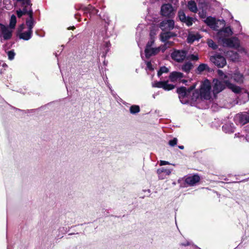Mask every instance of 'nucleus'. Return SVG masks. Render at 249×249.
Wrapping results in <instances>:
<instances>
[{"instance_id":"nucleus-55","label":"nucleus","mask_w":249,"mask_h":249,"mask_svg":"<svg viewBox=\"0 0 249 249\" xmlns=\"http://www.w3.org/2000/svg\"><path fill=\"white\" fill-rule=\"evenodd\" d=\"M79 16V15L78 14H75V16H75V18L77 19V18H78V17Z\"/></svg>"},{"instance_id":"nucleus-12","label":"nucleus","mask_w":249,"mask_h":249,"mask_svg":"<svg viewBox=\"0 0 249 249\" xmlns=\"http://www.w3.org/2000/svg\"><path fill=\"white\" fill-rule=\"evenodd\" d=\"M235 120L240 124L244 125L249 123V114L248 113L238 114L235 117Z\"/></svg>"},{"instance_id":"nucleus-4","label":"nucleus","mask_w":249,"mask_h":249,"mask_svg":"<svg viewBox=\"0 0 249 249\" xmlns=\"http://www.w3.org/2000/svg\"><path fill=\"white\" fill-rule=\"evenodd\" d=\"M210 60L218 68H223L227 63L225 57L220 54H215L211 56Z\"/></svg>"},{"instance_id":"nucleus-34","label":"nucleus","mask_w":249,"mask_h":249,"mask_svg":"<svg viewBox=\"0 0 249 249\" xmlns=\"http://www.w3.org/2000/svg\"><path fill=\"white\" fill-rule=\"evenodd\" d=\"M207 43L209 47L213 50H216L218 48L217 45L212 39H208Z\"/></svg>"},{"instance_id":"nucleus-50","label":"nucleus","mask_w":249,"mask_h":249,"mask_svg":"<svg viewBox=\"0 0 249 249\" xmlns=\"http://www.w3.org/2000/svg\"><path fill=\"white\" fill-rule=\"evenodd\" d=\"M170 163L168 161H164V160H160V166L165 165H169Z\"/></svg>"},{"instance_id":"nucleus-8","label":"nucleus","mask_w":249,"mask_h":249,"mask_svg":"<svg viewBox=\"0 0 249 249\" xmlns=\"http://www.w3.org/2000/svg\"><path fill=\"white\" fill-rule=\"evenodd\" d=\"M18 1H19L21 3V6L23 7L21 10L26 15L28 16H30V11L32 12V14H34L32 6V3H31V0H16Z\"/></svg>"},{"instance_id":"nucleus-30","label":"nucleus","mask_w":249,"mask_h":249,"mask_svg":"<svg viewBox=\"0 0 249 249\" xmlns=\"http://www.w3.org/2000/svg\"><path fill=\"white\" fill-rule=\"evenodd\" d=\"M130 112L134 114L140 111V107L138 105H132L129 108Z\"/></svg>"},{"instance_id":"nucleus-53","label":"nucleus","mask_w":249,"mask_h":249,"mask_svg":"<svg viewBox=\"0 0 249 249\" xmlns=\"http://www.w3.org/2000/svg\"><path fill=\"white\" fill-rule=\"evenodd\" d=\"M178 148L180 149H184V146L183 145H179L178 146Z\"/></svg>"},{"instance_id":"nucleus-21","label":"nucleus","mask_w":249,"mask_h":249,"mask_svg":"<svg viewBox=\"0 0 249 249\" xmlns=\"http://www.w3.org/2000/svg\"><path fill=\"white\" fill-rule=\"evenodd\" d=\"M35 23L36 21L34 18V14H32V12L30 11V16L26 19V25L28 27V29L33 30Z\"/></svg>"},{"instance_id":"nucleus-41","label":"nucleus","mask_w":249,"mask_h":249,"mask_svg":"<svg viewBox=\"0 0 249 249\" xmlns=\"http://www.w3.org/2000/svg\"><path fill=\"white\" fill-rule=\"evenodd\" d=\"M195 88L196 84H194L187 89V92L189 96H190L191 92L195 89Z\"/></svg>"},{"instance_id":"nucleus-13","label":"nucleus","mask_w":249,"mask_h":249,"mask_svg":"<svg viewBox=\"0 0 249 249\" xmlns=\"http://www.w3.org/2000/svg\"><path fill=\"white\" fill-rule=\"evenodd\" d=\"M184 77L183 73L174 71L170 73L169 78L172 82H175L178 80H180Z\"/></svg>"},{"instance_id":"nucleus-17","label":"nucleus","mask_w":249,"mask_h":249,"mask_svg":"<svg viewBox=\"0 0 249 249\" xmlns=\"http://www.w3.org/2000/svg\"><path fill=\"white\" fill-rule=\"evenodd\" d=\"M33 35V30H31L28 29L27 31L24 32H20L17 33V36L20 39H23L24 40H29L32 36Z\"/></svg>"},{"instance_id":"nucleus-9","label":"nucleus","mask_w":249,"mask_h":249,"mask_svg":"<svg viewBox=\"0 0 249 249\" xmlns=\"http://www.w3.org/2000/svg\"><path fill=\"white\" fill-rule=\"evenodd\" d=\"M0 28L4 40H7L11 39L12 36V31L10 30L8 27L2 23H0Z\"/></svg>"},{"instance_id":"nucleus-3","label":"nucleus","mask_w":249,"mask_h":249,"mask_svg":"<svg viewBox=\"0 0 249 249\" xmlns=\"http://www.w3.org/2000/svg\"><path fill=\"white\" fill-rule=\"evenodd\" d=\"M226 85L225 81H221L217 79H213V92L215 95L224 89H225Z\"/></svg>"},{"instance_id":"nucleus-43","label":"nucleus","mask_w":249,"mask_h":249,"mask_svg":"<svg viewBox=\"0 0 249 249\" xmlns=\"http://www.w3.org/2000/svg\"><path fill=\"white\" fill-rule=\"evenodd\" d=\"M146 67L147 69L150 71L154 70V68L153 67V65H152L151 61L146 62Z\"/></svg>"},{"instance_id":"nucleus-37","label":"nucleus","mask_w":249,"mask_h":249,"mask_svg":"<svg viewBox=\"0 0 249 249\" xmlns=\"http://www.w3.org/2000/svg\"><path fill=\"white\" fill-rule=\"evenodd\" d=\"M196 39V37L194 35H189L187 38L188 43H192Z\"/></svg>"},{"instance_id":"nucleus-27","label":"nucleus","mask_w":249,"mask_h":249,"mask_svg":"<svg viewBox=\"0 0 249 249\" xmlns=\"http://www.w3.org/2000/svg\"><path fill=\"white\" fill-rule=\"evenodd\" d=\"M205 22L207 25L212 26L216 24L215 19L212 17H208L205 20Z\"/></svg>"},{"instance_id":"nucleus-45","label":"nucleus","mask_w":249,"mask_h":249,"mask_svg":"<svg viewBox=\"0 0 249 249\" xmlns=\"http://www.w3.org/2000/svg\"><path fill=\"white\" fill-rule=\"evenodd\" d=\"M159 49V52L160 51H161L162 53L164 52L168 48L166 46H165V44L161 45L159 47H157Z\"/></svg>"},{"instance_id":"nucleus-2","label":"nucleus","mask_w":249,"mask_h":249,"mask_svg":"<svg viewBox=\"0 0 249 249\" xmlns=\"http://www.w3.org/2000/svg\"><path fill=\"white\" fill-rule=\"evenodd\" d=\"M211 88V82L209 80L206 79L201 86L200 89L201 97L206 99H209Z\"/></svg>"},{"instance_id":"nucleus-57","label":"nucleus","mask_w":249,"mask_h":249,"mask_svg":"<svg viewBox=\"0 0 249 249\" xmlns=\"http://www.w3.org/2000/svg\"><path fill=\"white\" fill-rule=\"evenodd\" d=\"M170 1H171V2H173V0H169Z\"/></svg>"},{"instance_id":"nucleus-19","label":"nucleus","mask_w":249,"mask_h":249,"mask_svg":"<svg viewBox=\"0 0 249 249\" xmlns=\"http://www.w3.org/2000/svg\"><path fill=\"white\" fill-rule=\"evenodd\" d=\"M164 33H161L160 34V37L162 42H165L171 37L177 36V34L174 32H170V31H164Z\"/></svg>"},{"instance_id":"nucleus-42","label":"nucleus","mask_w":249,"mask_h":249,"mask_svg":"<svg viewBox=\"0 0 249 249\" xmlns=\"http://www.w3.org/2000/svg\"><path fill=\"white\" fill-rule=\"evenodd\" d=\"M16 13L18 18H21L22 16L26 15L20 9L17 10Z\"/></svg>"},{"instance_id":"nucleus-16","label":"nucleus","mask_w":249,"mask_h":249,"mask_svg":"<svg viewBox=\"0 0 249 249\" xmlns=\"http://www.w3.org/2000/svg\"><path fill=\"white\" fill-rule=\"evenodd\" d=\"M225 83L226 87L234 93L236 94L241 93L242 89L240 87L231 83L229 80H225Z\"/></svg>"},{"instance_id":"nucleus-48","label":"nucleus","mask_w":249,"mask_h":249,"mask_svg":"<svg viewBox=\"0 0 249 249\" xmlns=\"http://www.w3.org/2000/svg\"><path fill=\"white\" fill-rule=\"evenodd\" d=\"M190 58L192 60L196 61V60H197L198 59V57L197 55H194V54H191L190 56Z\"/></svg>"},{"instance_id":"nucleus-10","label":"nucleus","mask_w":249,"mask_h":249,"mask_svg":"<svg viewBox=\"0 0 249 249\" xmlns=\"http://www.w3.org/2000/svg\"><path fill=\"white\" fill-rule=\"evenodd\" d=\"M231 78L235 83L239 85H242L244 83L245 76L238 70L235 71L232 73Z\"/></svg>"},{"instance_id":"nucleus-47","label":"nucleus","mask_w":249,"mask_h":249,"mask_svg":"<svg viewBox=\"0 0 249 249\" xmlns=\"http://www.w3.org/2000/svg\"><path fill=\"white\" fill-rule=\"evenodd\" d=\"M164 42V44H165V46H166L167 48H169L171 46H173L174 43V42L168 41V40Z\"/></svg>"},{"instance_id":"nucleus-14","label":"nucleus","mask_w":249,"mask_h":249,"mask_svg":"<svg viewBox=\"0 0 249 249\" xmlns=\"http://www.w3.org/2000/svg\"><path fill=\"white\" fill-rule=\"evenodd\" d=\"M200 181V177L197 175L189 176L185 178V182L190 186H193Z\"/></svg>"},{"instance_id":"nucleus-49","label":"nucleus","mask_w":249,"mask_h":249,"mask_svg":"<svg viewBox=\"0 0 249 249\" xmlns=\"http://www.w3.org/2000/svg\"><path fill=\"white\" fill-rule=\"evenodd\" d=\"M25 25L24 24H21L18 28V33H20L24 29Z\"/></svg>"},{"instance_id":"nucleus-46","label":"nucleus","mask_w":249,"mask_h":249,"mask_svg":"<svg viewBox=\"0 0 249 249\" xmlns=\"http://www.w3.org/2000/svg\"><path fill=\"white\" fill-rule=\"evenodd\" d=\"M245 131L247 132L246 134L245 138L248 142H249V125L246 127Z\"/></svg>"},{"instance_id":"nucleus-38","label":"nucleus","mask_w":249,"mask_h":249,"mask_svg":"<svg viewBox=\"0 0 249 249\" xmlns=\"http://www.w3.org/2000/svg\"><path fill=\"white\" fill-rule=\"evenodd\" d=\"M8 56L9 60H12L14 59L15 55V53L14 51H9L8 52Z\"/></svg>"},{"instance_id":"nucleus-36","label":"nucleus","mask_w":249,"mask_h":249,"mask_svg":"<svg viewBox=\"0 0 249 249\" xmlns=\"http://www.w3.org/2000/svg\"><path fill=\"white\" fill-rule=\"evenodd\" d=\"M164 84V81H156L153 84V86L154 87L158 88H163V86Z\"/></svg>"},{"instance_id":"nucleus-33","label":"nucleus","mask_w":249,"mask_h":249,"mask_svg":"<svg viewBox=\"0 0 249 249\" xmlns=\"http://www.w3.org/2000/svg\"><path fill=\"white\" fill-rule=\"evenodd\" d=\"M178 17L179 18V20L182 22H183V21L186 20L185 19L187 17L186 16V15L183 10L178 11Z\"/></svg>"},{"instance_id":"nucleus-29","label":"nucleus","mask_w":249,"mask_h":249,"mask_svg":"<svg viewBox=\"0 0 249 249\" xmlns=\"http://www.w3.org/2000/svg\"><path fill=\"white\" fill-rule=\"evenodd\" d=\"M175 85L168 84V81H164V84L163 89L165 90L169 91L174 89Z\"/></svg>"},{"instance_id":"nucleus-56","label":"nucleus","mask_w":249,"mask_h":249,"mask_svg":"<svg viewBox=\"0 0 249 249\" xmlns=\"http://www.w3.org/2000/svg\"><path fill=\"white\" fill-rule=\"evenodd\" d=\"M235 136L236 137H240L241 136L239 135V133H238V134H235Z\"/></svg>"},{"instance_id":"nucleus-7","label":"nucleus","mask_w":249,"mask_h":249,"mask_svg":"<svg viewBox=\"0 0 249 249\" xmlns=\"http://www.w3.org/2000/svg\"><path fill=\"white\" fill-rule=\"evenodd\" d=\"M159 27L163 31H171L174 28L175 22L173 19L169 18L162 21Z\"/></svg>"},{"instance_id":"nucleus-5","label":"nucleus","mask_w":249,"mask_h":249,"mask_svg":"<svg viewBox=\"0 0 249 249\" xmlns=\"http://www.w3.org/2000/svg\"><path fill=\"white\" fill-rule=\"evenodd\" d=\"M187 51L185 50H175L171 54V58L178 62H182L186 58Z\"/></svg>"},{"instance_id":"nucleus-22","label":"nucleus","mask_w":249,"mask_h":249,"mask_svg":"<svg viewBox=\"0 0 249 249\" xmlns=\"http://www.w3.org/2000/svg\"><path fill=\"white\" fill-rule=\"evenodd\" d=\"M82 9L85 14L89 13V14L96 15L99 12L98 10L90 4H89L87 7H84Z\"/></svg>"},{"instance_id":"nucleus-51","label":"nucleus","mask_w":249,"mask_h":249,"mask_svg":"<svg viewBox=\"0 0 249 249\" xmlns=\"http://www.w3.org/2000/svg\"><path fill=\"white\" fill-rule=\"evenodd\" d=\"M179 82L185 85H187L186 83L188 82L187 80L185 79H180L179 80Z\"/></svg>"},{"instance_id":"nucleus-52","label":"nucleus","mask_w":249,"mask_h":249,"mask_svg":"<svg viewBox=\"0 0 249 249\" xmlns=\"http://www.w3.org/2000/svg\"><path fill=\"white\" fill-rule=\"evenodd\" d=\"M74 29H75L74 26H71L68 28V30H74Z\"/></svg>"},{"instance_id":"nucleus-24","label":"nucleus","mask_w":249,"mask_h":249,"mask_svg":"<svg viewBox=\"0 0 249 249\" xmlns=\"http://www.w3.org/2000/svg\"><path fill=\"white\" fill-rule=\"evenodd\" d=\"M222 130L226 133H233L235 131V128L233 124H225L222 126Z\"/></svg>"},{"instance_id":"nucleus-35","label":"nucleus","mask_w":249,"mask_h":249,"mask_svg":"<svg viewBox=\"0 0 249 249\" xmlns=\"http://www.w3.org/2000/svg\"><path fill=\"white\" fill-rule=\"evenodd\" d=\"M183 22L186 24L188 26H191L192 25L193 23V18L190 17H187Z\"/></svg>"},{"instance_id":"nucleus-23","label":"nucleus","mask_w":249,"mask_h":249,"mask_svg":"<svg viewBox=\"0 0 249 249\" xmlns=\"http://www.w3.org/2000/svg\"><path fill=\"white\" fill-rule=\"evenodd\" d=\"M196 71L199 73H201L204 71L208 72H212L213 70L212 69L209 68L207 64L202 63L198 66Z\"/></svg>"},{"instance_id":"nucleus-15","label":"nucleus","mask_w":249,"mask_h":249,"mask_svg":"<svg viewBox=\"0 0 249 249\" xmlns=\"http://www.w3.org/2000/svg\"><path fill=\"white\" fill-rule=\"evenodd\" d=\"M157 173L158 175L159 179H163L166 176H169L171 174V171L169 169L162 167L157 170Z\"/></svg>"},{"instance_id":"nucleus-39","label":"nucleus","mask_w":249,"mask_h":249,"mask_svg":"<svg viewBox=\"0 0 249 249\" xmlns=\"http://www.w3.org/2000/svg\"><path fill=\"white\" fill-rule=\"evenodd\" d=\"M217 74L220 77H221L222 79H226L228 77L227 75L225 74L222 70H218Z\"/></svg>"},{"instance_id":"nucleus-28","label":"nucleus","mask_w":249,"mask_h":249,"mask_svg":"<svg viewBox=\"0 0 249 249\" xmlns=\"http://www.w3.org/2000/svg\"><path fill=\"white\" fill-rule=\"evenodd\" d=\"M17 23V18L15 15H12L11 17L9 23V27L11 29H14Z\"/></svg>"},{"instance_id":"nucleus-20","label":"nucleus","mask_w":249,"mask_h":249,"mask_svg":"<svg viewBox=\"0 0 249 249\" xmlns=\"http://www.w3.org/2000/svg\"><path fill=\"white\" fill-rule=\"evenodd\" d=\"M219 40L222 42L224 46L233 48L236 46L235 42L232 38L223 37L220 39Z\"/></svg>"},{"instance_id":"nucleus-11","label":"nucleus","mask_w":249,"mask_h":249,"mask_svg":"<svg viewBox=\"0 0 249 249\" xmlns=\"http://www.w3.org/2000/svg\"><path fill=\"white\" fill-rule=\"evenodd\" d=\"M232 32L230 27H226L222 28V29L218 31L217 32V37L219 39L222 38L223 37H227L231 35Z\"/></svg>"},{"instance_id":"nucleus-31","label":"nucleus","mask_w":249,"mask_h":249,"mask_svg":"<svg viewBox=\"0 0 249 249\" xmlns=\"http://www.w3.org/2000/svg\"><path fill=\"white\" fill-rule=\"evenodd\" d=\"M201 97V94L200 93V90H195L193 92L192 96V99L194 101H196V100L199 97Z\"/></svg>"},{"instance_id":"nucleus-54","label":"nucleus","mask_w":249,"mask_h":249,"mask_svg":"<svg viewBox=\"0 0 249 249\" xmlns=\"http://www.w3.org/2000/svg\"><path fill=\"white\" fill-rule=\"evenodd\" d=\"M181 245L182 246H188L189 245V243H187L186 244H181Z\"/></svg>"},{"instance_id":"nucleus-6","label":"nucleus","mask_w":249,"mask_h":249,"mask_svg":"<svg viewBox=\"0 0 249 249\" xmlns=\"http://www.w3.org/2000/svg\"><path fill=\"white\" fill-rule=\"evenodd\" d=\"M178 94V98L180 102L183 104H186L188 102L189 96L187 92V89L185 87H180L177 88L176 90Z\"/></svg>"},{"instance_id":"nucleus-40","label":"nucleus","mask_w":249,"mask_h":249,"mask_svg":"<svg viewBox=\"0 0 249 249\" xmlns=\"http://www.w3.org/2000/svg\"><path fill=\"white\" fill-rule=\"evenodd\" d=\"M178 140L177 138H174L173 139L169 141V144L171 146H174L177 144Z\"/></svg>"},{"instance_id":"nucleus-18","label":"nucleus","mask_w":249,"mask_h":249,"mask_svg":"<svg viewBox=\"0 0 249 249\" xmlns=\"http://www.w3.org/2000/svg\"><path fill=\"white\" fill-rule=\"evenodd\" d=\"M159 53V49L158 48H145L144 53L145 57L149 59L152 56L156 55Z\"/></svg>"},{"instance_id":"nucleus-26","label":"nucleus","mask_w":249,"mask_h":249,"mask_svg":"<svg viewBox=\"0 0 249 249\" xmlns=\"http://www.w3.org/2000/svg\"><path fill=\"white\" fill-rule=\"evenodd\" d=\"M193 66L190 62L185 63L181 67V70L186 72L189 73L190 70L192 69Z\"/></svg>"},{"instance_id":"nucleus-25","label":"nucleus","mask_w":249,"mask_h":249,"mask_svg":"<svg viewBox=\"0 0 249 249\" xmlns=\"http://www.w3.org/2000/svg\"><path fill=\"white\" fill-rule=\"evenodd\" d=\"M187 6L189 10L194 13H196L197 8L196 4L194 0H190L188 2Z\"/></svg>"},{"instance_id":"nucleus-1","label":"nucleus","mask_w":249,"mask_h":249,"mask_svg":"<svg viewBox=\"0 0 249 249\" xmlns=\"http://www.w3.org/2000/svg\"><path fill=\"white\" fill-rule=\"evenodd\" d=\"M160 14L162 17L172 18L175 16V13L171 4L165 3L161 6Z\"/></svg>"},{"instance_id":"nucleus-44","label":"nucleus","mask_w":249,"mask_h":249,"mask_svg":"<svg viewBox=\"0 0 249 249\" xmlns=\"http://www.w3.org/2000/svg\"><path fill=\"white\" fill-rule=\"evenodd\" d=\"M154 43V40L153 39H151L150 41H149L146 44L145 48H152V46Z\"/></svg>"},{"instance_id":"nucleus-32","label":"nucleus","mask_w":249,"mask_h":249,"mask_svg":"<svg viewBox=\"0 0 249 249\" xmlns=\"http://www.w3.org/2000/svg\"><path fill=\"white\" fill-rule=\"evenodd\" d=\"M169 71V69L165 66H162L160 68V70L158 71L157 75L159 77H160L162 73H167Z\"/></svg>"}]
</instances>
